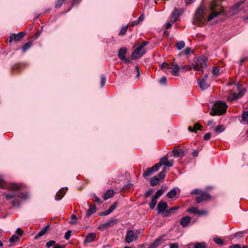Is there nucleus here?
Returning <instances> with one entry per match:
<instances>
[{"instance_id":"47","label":"nucleus","mask_w":248,"mask_h":248,"mask_svg":"<svg viewBox=\"0 0 248 248\" xmlns=\"http://www.w3.org/2000/svg\"><path fill=\"white\" fill-rule=\"evenodd\" d=\"M212 73L214 75L217 76L219 74V67L216 66L213 67L212 69Z\"/></svg>"},{"instance_id":"62","label":"nucleus","mask_w":248,"mask_h":248,"mask_svg":"<svg viewBox=\"0 0 248 248\" xmlns=\"http://www.w3.org/2000/svg\"><path fill=\"white\" fill-rule=\"evenodd\" d=\"M49 228V225H46L45 227L43 228L39 232H46Z\"/></svg>"},{"instance_id":"49","label":"nucleus","mask_w":248,"mask_h":248,"mask_svg":"<svg viewBox=\"0 0 248 248\" xmlns=\"http://www.w3.org/2000/svg\"><path fill=\"white\" fill-rule=\"evenodd\" d=\"M202 126L201 125V124L199 123H197L196 124H195L194 126L193 127L194 132H196L197 130H200Z\"/></svg>"},{"instance_id":"58","label":"nucleus","mask_w":248,"mask_h":248,"mask_svg":"<svg viewBox=\"0 0 248 248\" xmlns=\"http://www.w3.org/2000/svg\"><path fill=\"white\" fill-rule=\"evenodd\" d=\"M182 68L184 71H187L191 70L192 68V67L189 65H184L182 67Z\"/></svg>"},{"instance_id":"37","label":"nucleus","mask_w":248,"mask_h":248,"mask_svg":"<svg viewBox=\"0 0 248 248\" xmlns=\"http://www.w3.org/2000/svg\"><path fill=\"white\" fill-rule=\"evenodd\" d=\"M192 52L191 49L190 47H186L185 50L182 51L179 55H188Z\"/></svg>"},{"instance_id":"60","label":"nucleus","mask_w":248,"mask_h":248,"mask_svg":"<svg viewBox=\"0 0 248 248\" xmlns=\"http://www.w3.org/2000/svg\"><path fill=\"white\" fill-rule=\"evenodd\" d=\"M93 196L94 198V202L98 203L99 204H101L102 203V202L100 200V199L98 197H97L95 195H94Z\"/></svg>"},{"instance_id":"55","label":"nucleus","mask_w":248,"mask_h":248,"mask_svg":"<svg viewBox=\"0 0 248 248\" xmlns=\"http://www.w3.org/2000/svg\"><path fill=\"white\" fill-rule=\"evenodd\" d=\"M149 42L148 41H143L141 44H140L138 47L140 48V49H143V47L145 46L146 45L149 44Z\"/></svg>"},{"instance_id":"15","label":"nucleus","mask_w":248,"mask_h":248,"mask_svg":"<svg viewBox=\"0 0 248 248\" xmlns=\"http://www.w3.org/2000/svg\"><path fill=\"white\" fill-rule=\"evenodd\" d=\"M245 2V0H241L235 3L231 8L230 9L233 14H237L239 12V7Z\"/></svg>"},{"instance_id":"61","label":"nucleus","mask_w":248,"mask_h":248,"mask_svg":"<svg viewBox=\"0 0 248 248\" xmlns=\"http://www.w3.org/2000/svg\"><path fill=\"white\" fill-rule=\"evenodd\" d=\"M163 216L164 217H167L170 215L171 213L170 211V210H165V211H164L163 213H162Z\"/></svg>"},{"instance_id":"46","label":"nucleus","mask_w":248,"mask_h":248,"mask_svg":"<svg viewBox=\"0 0 248 248\" xmlns=\"http://www.w3.org/2000/svg\"><path fill=\"white\" fill-rule=\"evenodd\" d=\"M202 192H203V191L202 190L198 189V188H196V189H194L191 192V195H200L202 193Z\"/></svg>"},{"instance_id":"20","label":"nucleus","mask_w":248,"mask_h":248,"mask_svg":"<svg viewBox=\"0 0 248 248\" xmlns=\"http://www.w3.org/2000/svg\"><path fill=\"white\" fill-rule=\"evenodd\" d=\"M138 236L137 233H126L125 236V242L129 244L134 241H136Z\"/></svg>"},{"instance_id":"56","label":"nucleus","mask_w":248,"mask_h":248,"mask_svg":"<svg viewBox=\"0 0 248 248\" xmlns=\"http://www.w3.org/2000/svg\"><path fill=\"white\" fill-rule=\"evenodd\" d=\"M174 22H175V21H173V20H172L171 19L169 21L166 25V26H165V28L166 29H169L170 28V27L171 26L172 24L174 23Z\"/></svg>"},{"instance_id":"41","label":"nucleus","mask_w":248,"mask_h":248,"mask_svg":"<svg viewBox=\"0 0 248 248\" xmlns=\"http://www.w3.org/2000/svg\"><path fill=\"white\" fill-rule=\"evenodd\" d=\"M213 241L217 244H218L220 245H224V241L220 238L215 237L213 238Z\"/></svg>"},{"instance_id":"18","label":"nucleus","mask_w":248,"mask_h":248,"mask_svg":"<svg viewBox=\"0 0 248 248\" xmlns=\"http://www.w3.org/2000/svg\"><path fill=\"white\" fill-rule=\"evenodd\" d=\"M180 68V67L179 65L175 62H172L170 64V69H171V74L174 76H178Z\"/></svg>"},{"instance_id":"16","label":"nucleus","mask_w":248,"mask_h":248,"mask_svg":"<svg viewBox=\"0 0 248 248\" xmlns=\"http://www.w3.org/2000/svg\"><path fill=\"white\" fill-rule=\"evenodd\" d=\"M118 220L117 219H114L109 221L108 222L100 225L98 229L101 231H104L105 229L108 228L109 227H111L117 223Z\"/></svg>"},{"instance_id":"45","label":"nucleus","mask_w":248,"mask_h":248,"mask_svg":"<svg viewBox=\"0 0 248 248\" xmlns=\"http://www.w3.org/2000/svg\"><path fill=\"white\" fill-rule=\"evenodd\" d=\"M127 30V26H125V27H123V28H121V29L119 31L118 34L119 35H124L126 33Z\"/></svg>"},{"instance_id":"21","label":"nucleus","mask_w":248,"mask_h":248,"mask_svg":"<svg viewBox=\"0 0 248 248\" xmlns=\"http://www.w3.org/2000/svg\"><path fill=\"white\" fill-rule=\"evenodd\" d=\"M168 208V204L166 202L160 201L159 202L157 209L158 213H162Z\"/></svg>"},{"instance_id":"11","label":"nucleus","mask_w":248,"mask_h":248,"mask_svg":"<svg viewBox=\"0 0 248 248\" xmlns=\"http://www.w3.org/2000/svg\"><path fill=\"white\" fill-rule=\"evenodd\" d=\"M165 235H162L156 239L153 243H151L147 248H157L161 244L163 243L165 239Z\"/></svg>"},{"instance_id":"13","label":"nucleus","mask_w":248,"mask_h":248,"mask_svg":"<svg viewBox=\"0 0 248 248\" xmlns=\"http://www.w3.org/2000/svg\"><path fill=\"white\" fill-rule=\"evenodd\" d=\"M26 34V32L24 31L19 32L16 34H12L10 35L9 42L10 43L12 42L13 41H20Z\"/></svg>"},{"instance_id":"28","label":"nucleus","mask_w":248,"mask_h":248,"mask_svg":"<svg viewBox=\"0 0 248 248\" xmlns=\"http://www.w3.org/2000/svg\"><path fill=\"white\" fill-rule=\"evenodd\" d=\"M177 195V191L175 188H173L168 192L167 194V196L169 199H172L175 198Z\"/></svg>"},{"instance_id":"59","label":"nucleus","mask_w":248,"mask_h":248,"mask_svg":"<svg viewBox=\"0 0 248 248\" xmlns=\"http://www.w3.org/2000/svg\"><path fill=\"white\" fill-rule=\"evenodd\" d=\"M211 137V133H207L203 136V139L205 140H207L210 139Z\"/></svg>"},{"instance_id":"29","label":"nucleus","mask_w":248,"mask_h":248,"mask_svg":"<svg viewBox=\"0 0 248 248\" xmlns=\"http://www.w3.org/2000/svg\"><path fill=\"white\" fill-rule=\"evenodd\" d=\"M96 208L95 205L90 206V209L86 211V216L88 217L90 216L92 214L95 212Z\"/></svg>"},{"instance_id":"32","label":"nucleus","mask_w":248,"mask_h":248,"mask_svg":"<svg viewBox=\"0 0 248 248\" xmlns=\"http://www.w3.org/2000/svg\"><path fill=\"white\" fill-rule=\"evenodd\" d=\"M32 45V42H28L24 44L22 47L21 49L23 52H25L28 49H29Z\"/></svg>"},{"instance_id":"33","label":"nucleus","mask_w":248,"mask_h":248,"mask_svg":"<svg viewBox=\"0 0 248 248\" xmlns=\"http://www.w3.org/2000/svg\"><path fill=\"white\" fill-rule=\"evenodd\" d=\"M173 155L175 157H178L180 155H184V151L182 150H173L172 151Z\"/></svg>"},{"instance_id":"52","label":"nucleus","mask_w":248,"mask_h":248,"mask_svg":"<svg viewBox=\"0 0 248 248\" xmlns=\"http://www.w3.org/2000/svg\"><path fill=\"white\" fill-rule=\"evenodd\" d=\"M170 67V64L166 62L162 63L161 65V67L162 69H166V70H169Z\"/></svg>"},{"instance_id":"5","label":"nucleus","mask_w":248,"mask_h":248,"mask_svg":"<svg viewBox=\"0 0 248 248\" xmlns=\"http://www.w3.org/2000/svg\"><path fill=\"white\" fill-rule=\"evenodd\" d=\"M166 169L164 168L161 172L156 175L152 177L150 179V185L151 186H155L157 185L158 182L163 179L166 175Z\"/></svg>"},{"instance_id":"23","label":"nucleus","mask_w":248,"mask_h":248,"mask_svg":"<svg viewBox=\"0 0 248 248\" xmlns=\"http://www.w3.org/2000/svg\"><path fill=\"white\" fill-rule=\"evenodd\" d=\"M191 220V217L189 216H186L183 217L180 221V224L184 227H186L189 224Z\"/></svg>"},{"instance_id":"63","label":"nucleus","mask_w":248,"mask_h":248,"mask_svg":"<svg viewBox=\"0 0 248 248\" xmlns=\"http://www.w3.org/2000/svg\"><path fill=\"white\" fill-rule=\"evenodd\" d=\"M160 82L161 83L166 84L167 83V78L164 76L162 77L160 79Z\"/></svg>"},{"instance_id":"34","label":"nucleus","mask_w":248,"mask_h":248,"mask_svg":"<svg viewBox=\"0 0 248 248\" xmlns=\"http://www.w3.org/2000/svg\"><path fill=\"white\" fill-rule=\"evenodd\" d=\"M207 245L205 242L196 243L194 245V248H206Z\"/></svg>"},{"instance_id":"64","label":"nucleus","mask_w":248,"mask_h":248,"mask_svg":"<svg viewBox=\"0 0 248 248\" xmlns=\"http://www.w3.org/2000/svg\"><path fill=\"white\" fill-rule=\"evenodd\" d=\"M65 245H60V244H56L53 248H64Z\"/></svg>"},{"instance_id":"10","label":"nucleus","mask_w":248,"mask_h":248,"mask_svg":"<svg viewBox=\"0 0 248 248\" xmlns=\"http://www.w3.org/2000/svg\"><path fill=\"white\" fill-rule=\"evenodd\" d=\"M146 51L143 49H140L139 47H137L132 53L131 58L132 60L138 59L142 57Z\"/></svg>"},{"instance_id":"4","label":"nucleus","mask_w":248,"mask_h":248,"mask_svg":"<svg viewBox=\"0 0 248 248\" xmlns=\"http://www.w3.org/2000/svg\"><path fill=\"white\" fill-rule=\"evenodd\" d=\"M205 8L201 4L196 10L193 18V24L200 25L203 23L202 19L205 15Z\"/></svg>"},{"instance_id":"3","label":"nucleus","mask_w":248,"mask_h":248,"mask_svg":"<svg viewBox=\"0 0 248 248\" xmlns=\"http://www.w3.org/2000/svg\"><path fill=\"white\" fill-rule=\"evenodd\" d=\"M193 61L195 63L192 64L193 68L196 71H201L207 66L208 58L204 56L195 57Z\"/></svg>"},{"instance_id":"14","label":"nucleus","mask_w":248,"mask_h":248,"mask_svg":"<svg viewBox=\"0 0 248 248\" xmlns=\"http://www.w3.org/2000/svg\"><path fill=\"white\" fill-rule=\"evenodd\" d=\"M158 169L155 164L151 168H148L143 172V177L145 178H148L154 172L158 170Z\"/></svg>"},{"instance_id":"30","label":"nucleus","mask_w":248,"mask_h":248,"mask_svg":"<svg viewBox=\"0 0 248 248\" xmlns=\"http://www.w3.org/2000/svg\"><path fill=\"white\" fill-rule=\"evenodd\" d=\"M144 19V16L143 14H141L139 17L138 18L137 20H135L131 23L130 26H134L138 25L140 23L142 22Z\"/></svg>"},{"instance_id":"31","label":"nucleus","mask_w":248,"mask_h":248,"mask_svg":"<svg viewBox=\"0 0 248 248\" xmlns=\"http://www.w3.org/2000/svg\"><path fill=\"white\" fill-rule=\"evenodd\" d=\"M175 46L178 50H181L185 46V43L184 41H180L175 44Z\"/></svg>"},{"instance_id":"38","label":"nucleus","mask_w":248,"mask_h":248,"mask_svg":"<svg viewBox=\"0 0 248 248\" xmlns=\"http://www.w3.org/2000/svg\"><path fill=\"white\" fill-rule=\"evenodd\" d=\"M242 120L244 123H248V110L244 111L242 115Z\"/></svg>"},{"instance_id":"19","label":"nucleus","mask_w":248,"mask_h":248,"mask_svg":"<svg viewBox=\"0 0 248 248\" xmlns=\"http://www.w3.org/2000/svg\"><path fill=\"white\" fill-rule=\"evenodd\" d=\"M182 12V11L181 9L175 8L171 14V19L173 20V21H177L180 15H181Z\"/></svg>"},{"instance_id":"40","label":"nucleus","mask_w":248,"mask_h":248,"mask_svg":"<svg viewBox=\"0 0 248 248\" xmlns=\"http://www.w3.org/2000/svg\"><path fill=\"white\" fill-rule=\"evenodd\" d=\"M224 130H225V128H224L223 126L222 125H218L214 129L215 131L217 133H220L224 131Z\"/></svg>"},{"instance_id":"24","label":"nucleus","mask_w":248,"mask_h":248,"mask_svg":"<svg viewBox=\"0 0 248 248\" xmlns=\"http://www.w3.org/2000/svg\"><path fill=\"white\" fill-rule=\"evenodd\" d=\"M66 191V189L64 188H61L56 193L55 196L56 200H60L65 195Z\"/></svg>"},{"instance_id":"36","label":"nucleus","mask_w":248,"mask_h":248,"mask_svg":"<svg viewBox=\"0 0 248 248\" xmlns=\"http://www.w3.org/2000/svg\"><path fill=\"white\" fill-rule=\"evenodd\" d=\"M227 99L229 101L231 102L234 100H237V94L235 93H233L232 94H231L228 97Z\"/></svg>"},{"instance_id":"27","label":"nucleus","mask_w":248,"mask_h":248,"mask_svg":"<svg viewBox=\"0 0 248 248\" xmlns=\"http://www.w3.org/2000/svg\"><path fill=\"white\" fill-rule=\"evenodd\" d=\"M157 198L153 196L152 197L151 202L149 203V205L151 209H154L155 208V206L157 203Z\"/></svg>"},{"instance_id":"6","label":"nucleus","mask_w":248,"mask_h":248,"mask_svg":"<svg viewBox=\"0 0 248 248\" xmlns=\"http://www.w3.org/2000/svg\"><path fill=\"white\" fill-rule=\"evenodd\" d=\"M173 161H168V155H166L161 157L159 160V162L156 164L155 165L159 170L162 165L169 167H172L173 166Z\"/></svg>"},{"instance_id":"17","label":"nucleus","mask_w":248,"mask_h":248,"mask_svg":"<svg viewBox=\"0 0 248 248\" xmlns=\"http://www.w3.org/2000/svg\"><path fill=\"white\" fill-rule=\"evenodd\" d=\"M118 220L117 219H114L109 221L108 222L100 225L98 229L101 231H104L105 229L108 228L109 227H111L117 223Z\"/></svg>"},{"instance_id":"22","label":"nucleus","mask_w":248,"mask_h":248,"mask_svg":"<svg viewBox=\"0 0 248 248\" xmlns=\"http://www.w3.org/2000/svg\"><path fill=\"white\" fill-rule=\"evenodd\" d=\"M212 12L211 14L208 16L207 20L208 21H211L214 18L217 17L219 15H221L223 12L218 11V10H211Z\"/></svg>"},{"instance_id":"48","label":"nucleus","mask_w":248,"mask_h":248,"mask_svg":"<svg viewBox=\"0 0 248 248\" xmlns=\"http://www.w3.org/2000/svg\"><path fill=\"white\" fill-rule=\"evenodd\" d=\"M187 212L192 213L194 214H197L198 213V209L196 207H192L187 209Z\"/></svg>"},{"instance_id":"8","label":"nucleus","mask_w":248,"mask_h":248,"mask_svg":"<svg viewBox=\"0 0 248 248\" xmlns=\"http://www.w3.org/2000/svg\"><path fill=\"white\" fill-rule=\"evenodd\" d=\"M127 49L125 47H123L119 49L118 50V56L119 59L124 61L126 63H129L131 61L129 58H126L125 55L127 52Z\"/></svg>"},{"instance_id":"50","label":"nucleus","mask_w":248,"mask_h":248,"mask_svg":"<svg viewBox=\"0 0 248 248\" xmlns=\"http://www.w3.org/2000/svg\"><path fill=\"white\" fill-rule=\"evenodd\" d=\"M246 92V90L245 89H242L241 91H240L239 93L237 94V98L238 99L241 98L243 95Z\"/></svg>"},{"instance_id":"25","label":"nucleus","mask_w":248,"mask_h":248,"mask_svg":"<svg viewBox=\"0 0 248 248\" xmlns=\"http://www.w3.org/2000/svg\"><path fill=\"white\" fill-rule=\"evenodd\" d=\"M95 237V233H88L84 241V243L85 244L91 243L94 240Z\"/></svg>"},{"instance_id":"43","label":"nucleus","mask_w":248,"mask_h":248,"mask_svg":"<svg viewBox=\"0 0 248 248\" xmlns=\"http://www.w3.org/2000/svg\"><path fill=\"white\" fill-rule=\"evenodd\" d=\"M117 206V202H115L114 203H113L110 206L109 208L108 209L109 212L110 213L113 210H114Z\"/></svg>"},{"instance_id":"53","label":"nucleus","mask_w":248,"mask_h":248,"mask_svg":"<svg viewBox=\"0 0 248 248\" xmlns=\"http://www.w3.org/2000/svg\"><path fill=\"white\" fill-rule=\"evenodd\" d=\"M153 192V189H150L147 191H146L144 194V198H147L149 197L151 194Z\"/></svg>"},{"instance_id":"1","label":"nucleus","mask_w":248,"mask_h":248,"mask_svg":"<svg viewBox=\"0 0 248 248\" xmlns=\"http://www.w3.org/2000/svg\"><path fill=\"white\" fill-rule=\"evenodd\" d=\"M22 186L23 185L20 184L8 183L3 180L2 176L0 175V188L7 189L9 191L15 192L14 193L2 194V195L5 196L6 200H13L11 202L13 206L19 207V200H26L28 198L29 195L27 193H24L22 194L20 193H16L20 190Z\"/></svg>"},{"instance_id":"42","label":"nucleus","mask_w":248,"mask_h":248,"mask_svg":"<svg viewBox=\"0 0 248 248\" xmlns=\"http://www.w3.org/2000/svg\"><path fill=\"white\" fill-rule=\"evenodd\" d=\"M66 0H57L56 1L55 7L57 9L61 7L63 3Z\"/></svg>"},{"instance_id":"54","label":"nucleus","mask_w":248,"mask_h":248,"mask_svg":"<svg viewBox=\"0 0 248 248\" xmlns=\"http://www.w3.org/2000/svg\"><path fill=\"white\" fill-rule=\"evenodd\" d=\"M56 242L54 240H50L48 242H47L46 244V247L47 248H50V247L55 245Z\"/></svg>"},{"instance_id":"26","label":"nucleus","mask_w":248,"mask_h":248,"mask_svg":"<svg viewBox=\"0 0 248 248\" xmlns=\"http://www.w3.org/2000/svg\"><path fill=\"white\" fill-rule=\"evenodd\" d=\"M114 194V191L113 190L109 189L108 190L104 195V200L105 201L108 200L109 198H112Z\"/></svg>"},{"instance_id":"7","label":"nucleus","mask_w":248,"mask_h":248,"mask_svg":"<svg viewBox=\"0 0 248 248\" xmlns=\"http://www.w3.org/2000/svg\"><path fill=\"white\" fill-rule=\"evenodd\" d=\"M209 76L208 74H206L204 75L203 77L199 79L198 80V83L200 88V89L203 91L207 89L210 85V83H206L205 85H203V82H205V81H207L208 79Z\"/></svg>"},{"instance_id":"35","label":"nucleus","mask_w":248,"mask_h":248,"mask_svg":"<svg viewBox=\"0 0 248 248\" xmlns=\"http://www.w3.org/2000/svg\"><path fill=\"white\" fill-rule=\"evenodd\" d=\"M167 189V187H165L163 189H159L158 190L155 194L154 195L155 197L158 199L159 197L162 196L164 193L165 191Z\"/></svg>"},{"instance_id":"39","label":"nucleus","mask_w":248,"mask_h":248,"mask_svg":"<svg viewBox=\"0 0 248 248\" xmlns=\"http://www.w3.org/2000/svg\"><path fill=\"white\" fill-rule=\"evenodd\" d=\"M19 238L16 234L13 235L9 239L10 242L13 244L19 240Z\"/></svg>"},{"instance_id":"9","label":"nucleus","mask_w":248,"mask_h":248,"mask_svg":"<svg viewBox=\"0 0 248 248\" xmlns=\"http://www.w3.org/2000/svg\"><path fill=\"white\" fill-rule=\"evenodd\" d=\"M211 196L207 192H202V193L196 198V202L197 203H201L203 201H208L211 200Z\"/></svg>"},{"instance_id":"44","label":"nucleus","mask_w":248,"mask_h":248,"mask_svg":"<svg viewBox=\"0 0 248 248\" xmlns=\"http://www.w3.org/2000/svg\"><path fill=\"white\" fill-rule=\"evenodd\" d=\"M117 206V202H115L114 203H113L110 206L109 208L108 209L109 212L110 213L113 210H114Z\"/></svg>"},{"instance_id":"12","label":"nucleus","mask_w":248,"mask_h":248,"mask_svg":"<svg viewBox=\"0 0 248 248\" xmlns=\"http://www.w3.org/2000/svg\"><path fill=\"white\" fill-rule=\"evenodd\" d=\"M221 2L222 0H213L210 7L211 10H218L223 12Z\"/></svg>"},{"instance_id":"2","label":"nucleus","mask_w":248,"mask_h":248,"mask_svg":"<svg viewBox=\"0 0 248 248\" xmlns=\"http://www.w3.org/2000/svg\"><path fill=\"white\" fill-rule=\"evenodd\" d=\"M227 108V106L225 103L217 101L215 104L210 113L213 116L222 115L226 112Z\"/></svg>"},{"instance_id":"57","label":"nucleus","mask_w":248,"mask_h":248,"mask_svg":"<svg viewBox=\"0 0 248 248\" xmlns=\"http://www.w3.org/2000/svg\"><path fill=\"white\" fill-rule=\"evenodd\" d=\"M71 217L72 218V220L69 221V222L71 224H75L77 220V217L76 215H72L71 216Z\"/></svg>"},{"instance_id":"51","label":"nucleus","mask_w":248,"mask_h":248,"mask_svg":"<svg viewBox=\"0 0 248 248\" xmlns=\"http://www.w3.org/2000/svg\"><path fill=\"white\" fill-rule=\"evenodd\" d=\"M106 82V78L104 75H102L101 78V86L103 87Z\"/></svg>"}]
</instances>
